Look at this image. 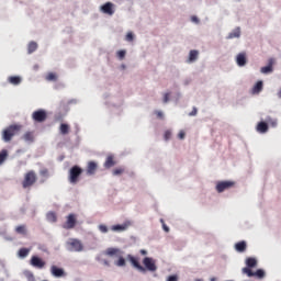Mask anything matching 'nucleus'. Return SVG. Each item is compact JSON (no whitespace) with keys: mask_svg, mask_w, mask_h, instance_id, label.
Segmentation results:
<instances>
[{"mask_svg":"<svg viewBox=\"0 0 281 281\" xmlns=\"http://www.w3.org/2000/svg\"><path fill=\"white\" fill-rule=\"evenodd\" d=\"M38 177L36 176V171L34 170H30L24 175V179L22 181V188L24 190H30V188H32L36 181H37Z\"/></svg>","mask_w":281,"mask_h":281,"instance_id":"nucleus-1","label":"nucleus"},{"mask_svg":"<svg viewBox=\"0 0 281 281\" xmlns=\"http://www.w3.org/2000/svg\"><path fill=\"white\" fill-rule=\"evenodd\" d=\"M66 249H68V251L80 252L85 251V245L82 244V240L78 238H69L66 241Z\"/></svg>","mask_w":281,"mask_h":281,"instance_id":"nucleus-2","label":"nucleus"},{"mask_svg":"<svg viewBox=\"0 0 281 281\" xmlns=\"http://www.w3.org/2000/svg\"><path fill=\"white\" fill-rule=\"evenodd\" d=\"M82 176V168H80L78 165L70 168L68 173V181L72 186H76L78 181H80V177Z\"/></svg>","mask_w":281,"mask_h":281,"instance_id":"nucleus-3","label":"nucleus"},{"mask_svg":"<svg viewBox=\"0 0 281 281\" xmlns=\"http://www.w3.org/2000/svg\"><path fill=\"white\" fill-rule=\"evenodd\" d=\"M19 131H21V125H10L5 130H3L2 138L4 139V142H12V137H14V135H16Z\"/></svg>","mask_w":281,"mask_h":281,"instance_id":"nucleus-4","label":"nucleus"},{"mask_svg":"<svg viewBox=\"0 0 281 281\" xmlns=\"http://www.w3.org/2000/svg\"><path fill=\"white\" fill-rule=\"evenodd\" d=\"M32 120L33 122H36L37 124H43V122L47 121V111L40 109L32 113Z\"/></svg>","mask_w":281,"mask_h":281,"instance_id":"nucleus-5","label":"nucleus"},{"mask_svg":"<svg viewBox=\"0 0 281 281\" xmlns=\"http://www.w3.org/2000/svg\"><path fill=\"white\" fill-rule=\"evenodd\" d=\"M236 186V182L234 181H220L217 182L215 189L218 193L225 192V190H231V188H234Z\"/></svg>","mask_w":281,"mask_h":281,"instance_id":"nucleus-6","label":"nucleus"},{"mask_svg":"<svg viewBox=\"0 0 281 281\" xmlns=\"http://www.w3.org/2000/svg\"><path fill=\"white\" fill-rule=\"evenodd\" d=\"M143 265H144L145 269H147V271H151V272L157 271V263H156L155 259H153L150 257H145L143 259Z\"/></svg>","mask_w":281,"mask_h":281,"instance_id":"nucleus-7","label":"nucleus"},{"mask_svg":"<svg viewBox=\"0 0 281 281\" xmlns=\"http://www.w3.org/2000/svg\"><path fill=\"white\" fill-rule=\"evenodd\" d=\"M76 223H78L76 214L71 213L67 216L66 223L63 227L64 229H74V227H76Z\"/></svg>","mask_w":281,"mask_h":281,"instance_id":"nucleus-8","label":"nucleus"},{"mask_svg":"<svg viewBox=\"0 0 281 281\" xmlns=\"http://www.w3.org/2000/svg\"><path fill=\"white\" fill-rule=\"evenodd\" d=\"M243 273H246V276H248V278H259L262 279L265 278V270L259 269L256 272L251 271V269L249 268H243Z\"/></svg>","mask_w":281,"mask_h":281,"instance_id":"nucleus-9","label":"nucleus"},{"mask_svg":"<svg viewBox=\"0 0 281 281\" xmlns=\"http://www.w3.org/2000/svg\"><path fill=\"white\" fill-rule=\"evenodd\" d=\"M115 4H113V2H106L101 7V12H103V14H108L109 16H113V14H115Z\"/></svg>","mask_w":281,"mask_h":281,"instance_id":"nucleus-10","label":"nucleus"},{"mask_svg":"<svg viewBox=\"0 0 281 281\" xmlns=\"http://www.w3.org/2000/svg\"><path fill=\"white\" fill-rule=\"evenodd\" d=\"M95 172H98V162L89 161L86 168V175H88V177H93Z\"/></svg>","mask_w":281,"mask_h":281,"instance_id":"nucleus-11","label":"nucleus"},{"mask_svg":"<svg viewBox=\"0 0 281 281\" xmlns=\"http://www.w3.org/2000/svg\"><path fill=\"white\" fill-rule=\"evenodd\" d=\"M127 260H130L131 265H133L135 269H138V271H146V268L139 265V259L135 258L134 256L127 255Z\"/></svg>","mask_w":281,"mask_h":281,"instance_id":"nucleus-12","label":"nucleus"},{"mask_svg":"<svg viewBox=\"0 0 281 281\" xmlns=\"http://www.w3.org/2000/svg\"><path fill=\"white\" fill-rule=\"evenodd\" d=\"M31 265H32V267H35L36 269H43V267H45V261H43V259H41L36 256H33L31 258Z\"/></svg>","mask_w":281,"mask_h":281,"instance_id":"nucleus-13","label":"nucleus"},{"mask_svg":"<svg viewBox=\"0 0 281 281\" xmlns=\"http://www.w3.org/2000/svg\"><path fill=\"white\" fill-rule=\"evenodd\" d=\"M236 63L238 67H245L247 65V54L239 53L236 57Z\"/></svg>","mask_w":281,"mask_h":281,"instance_id":"nucleus-14","label":"nucleus"},{"mask_svg":"<svg viewBox=\"0 0 281 281\" xmlns=\"http://www.w3.org/2000/svg\"><path fill=\"white\" fill-rule=\"evenodd\" d=\"M105 256H110L111 258L115 256V258H119L120 256H122V250H120L119 248H108L105 250Z\"/></svg>","mask_w":281,"mask_h":281,"instance_id":"nucleus-15","label":"nucleus"},{"mask_svg":"<svg viewBox=\"0 0 281 281\" xmlns=\"http://www.w3.org/2000/svg\"><path fill=\"white\" fill-rule=\"evenodd\" d=\"M256 128L258 133H267L269 131V124H267V122L261 121L257 124Z\"/></svg>","mask_w":281,"mask_h":281,"instance_id":"nucleus-16","label":"nucleus"},{"mask_svg":"<svg viewBox=\"0 0 281 281\" xmlns=\"http://www.w3.org/2000/svg\"><path fill=\"white\" fill-rule=\"evenodd\" d=\"M263 89V83L262 81H257V83L252 87L251 93L254 95H258Z\"/></svg>","mask_w":281,"mask_h":281,"instance_id":"nucleus-17","label":"nucleus"},{"mask_svg":"<svg viewBox=\"0 0 281 281\" xmlns=\"http://www.w3.org/2000/svg\"><path fill=\"white\" fill-rule=\"evenodd\" d=\"M52 273H53V276H55V278H63V276H65V270H63L56 266H53Z\"/></svg>","mask_w":281,"mask_h":281,"instance_id":"nucleus-18","label":"nucleus"},{"mask_svg":"<svg viewBox=\"0 0 281 281\" xmlns=\"http://www.w3.org/2000/svg\"><path fill=\"white\" fill-rule=\"evenodd\" d=\"M115 166V158L113 155H110L106 157L105 162H104V168H113Z\"/></svg>","mask_w":281,"mask_h":281,"instance_id":"nucleus-19","label":"nucleus"},{"mask_svg":"<svg viewBox=\"0 0 281 281\" xmlns=\"http://www.w3.org/2000/svg\"><path fill=\"white\" fill-rule=\"evenodd\" d=\"M273 71V59L269 60V65L261 68V74H271Z\"/></svg>","mask_w":281,"mask_h":281,"instance_id":"nucleus-20","label":"nucleus"},{"mask_svg":"<svg viewBox=\"0 0 281 281\" xmlns=\"http://www.w3.org/2000/svg\"><path fill=\"white\" fill-rule=\"evenodd\" d=\"M235 249L236 251H239L240 254H243V251L247 250V243L246 241H239L235 245Z\"/></svg>","mask_w":281,"mask_h":281,"instance_id":"nucleus-21","label":"nucleus"},{"mask_svg":"<svg viewBox=\"0 0 281 281\" xmlns=\"http://www.w3.org/2000/svg\"><path fill=\"white\" fill-rule=\"evenodd\" d=\"M246 265L247 267L245 269H254V267H257L258 261L256 260V258H248L246 259Z\"/></svg>","mask_w":281,"mask_h":281,"instance_id":"nucleus-22","label":"nucleus"},{"mask_svg":"<svg viewBox=\"0 0 281 281\" xmlns=\"http://www.w3.org/2000/svg\"><path fill=\"white\" fill-rule=\"evenodd\" d=\"M22 139H24V142L32 144V142H34V132H26L23 135Z\"/></svg>","mask_w":281,"mask_h":281,"instance_id":"nucleus-23","label":"nucleus"},{"mask_svg":"<svg viewBox=\"0 0 281 281\" xmlns=\"http://www.w3.org/2000/svg\"><path fill=\"white\" fill-rule=\"evenodd\" d=\"M125 229H128V224H117L112 226V232H125Z\"/></svg>","mask_w":281,"mask_h":281,"instance_id":"nucleus-24","label":"nucleus"},{"mask_svg":"<svg viewBox=\"0 0 281 281\" xmlns=\"http://www.w3.org/2000/svg\"><path fill=\"white\" fill-rule=\"evenodd\" d=\"M8 82H10V85L18 86L20 82H22V79L19 76H11L8 78Z\"/></svg>","mask_w":281,"mask_h":281,"instance_id":"nucleus-25","label":"nucleus"},{"mask_svg":"<svg viewBox=\"0 0 281 281\" xmlns=\"http://www.w3.org/2000/svg\"><path fill=\"white\" fill-rule=\"evenodd\" d=\"M36 49H38V44L36 42H31L27 45V53L29 54H34V52H36Z\"/></svg>","mask_w":281,"mask_h":281,"instance_id":"nucleus-26","label":"nucleus"},{"mask_svg":"<svg viewBox=\"0 0 281 281\" xmlns=\"http://www.w3.org/2000/svg\"><path fill=\"white\" fill-rule=\"evenodd\" d=\"M59 131L61 135H69V125L67 123H61Z\"/></svg>","mask_w":281,"mask_h":281,"instance_id":"nucleus-27","label":"nucleus"},{"mask_svg":"<svg viewBox=\"0 0 281 281\" xmlns=\"http://www.w3.org/2000/svg\"><path fill=\"white\" fill-rule=\"evenodd\" d=\"M227 38H240V27H237L233 32H231Z\"/></svg>","mask_w":281,"mask_h":281,"instance_id":"nucleus-28","label":"nucleus"},{"mask_svg":"<svg viewBox=\"0 0 281 281\" xmlns=\"http://www.w3.org/2000/svg\"><path fill=\"white\" fill-rule=\"evenodd\" d=\"M45 79L48 82H56V80H58V76L56 75V72H48L45 77Z\"/></svg>","mask_w":281,"mask_h":281,"instance_id":"nucleus-29","label":"nucleus"},{"mask_svg":"<svg viewBox=\"0 0 281 281\" xmlns=\"http://www.w3.org/2000/svg\"><path fill=\"white\" fill-rule=\"evenodd\" d=\"M199 58V50H190L189 63H194Z\"/></svg>","mask_w":281,"mask_h":281,"instance_id":"nucleus-30","label":"nucleus"},{"mask_svg":"<svg viewBox=\"0 0 281 281\" xmlns=\"http://www.w3.org/2000/svg\"><path fill=\"white\" fill-rule=\"evenodd\" d=\"M19 258H27L30 256V249L21 248L18 252Z\"/></svg>","mask_w":281,"mask_h":281,"instance_id":"nucleus-31","label":"nucleus"},{"mask_svg":"<svg viewBox=\"0 0 281 281\" xmlns=\"http://www.w3.org/2000/svg\"><path fill=\"white\" fill-rule=\"evenodd\" d=\"M119 260L115 261V266L116 267H126V259H124V257H122V255H120V257H117Z\"/></svg>","mask_w":281,"mask_h":281,"instance_id":"nucleus-32","label":"nucleus"},{"mask_svg":"<svg viewBox=\"0 0 281 281\" xmlns=\"http://www.w3.org/2000/svg\"><path fill=\"white\" fill-rule=\"evenodd\" d=\"M5 159H8V150L7 149H2L0 151V166H1V164H3V161H5Z\"/></svg>","mask_w":281,"mask_h":281,"instance_id":"nucleus-33","label":"nucleus"},{"mask_svg":"<svg viewBox=\"0 0 281 281\" xmlns=\"http://www.w3.org/2000/svg\"><path fill=\"white\" fill-rule=\"evenodd\" d=\"M120 175H124V168L120 167L113 170V176L117 177Z\"/></svg>","mask_w":281,"mask_h":281,"instance_id":"nucleus-34","label":"nucleus"},{"mask_svg":"<svg viewBox=\"0 0 281 281\" xmlns=\"http://www.w3.org/2000/svg\"><path fill=\"white\" fill-rule=\"evenodd\" d=\"M47 218L50 221V223H56V213L54 212L48 213Z\"/></svg>","mask_w":281,"mask_h":281,"instance_id":"nucleus-35","label":"nucleus"},{"mask_svg":"<svg viewBox=\"0 0 281 281\" xmlns=\"http://www.w3.org/2000/svg\"><path fill=\"white\" fill-rule=\"evenodd\" d=\"M41 177H45V179L49 178V170L48 169H42L40 171Z\"/></svg>","mask_w":281,"mask_h":281,"instance_id":"nucleus-36","label":"nucleus"},{"mask_svg":"<svg viewBox=\"0 0 281 281\" xmlns=\"http://www.w3.org/2000/svg\"><path fill=\"white\" fill-rule=\"evenodd\" d=\"M99 231L102 234H106V232H109V227H106V225H104V224H101V225H99Z\"/></svg>","mask_w":281,"mask_h":281,"instance_id":"nucleus-37","label":"nucleus"},{"mask_svg":"<svg viewBox=\"0 0 281 281\" xmlns=\"http://www.w3.org/2000/svg\"><path fill=\"white\" fill-rule=\"evenodd\" d=\"M18 234H25V226L21 225L15 228Z\"/></svg>","mask_w":281,"mask_h":281,"instance_id":"nucleus-38","label":"nucleus"},{"mask_svg":"<svg viewBox=\"0 0 281 281\" xmlns=\"http://www.w3.org/2000/svg\"><path fill=\"white\" fill-rule=\"evenodd\" d=\"M25 276H26V280L34 281V273H32L31 271H26Z\"/></svg>","mask_w":281,"mask_h":281,"instance_id":"nucleus-39","label":"nucleus"},{"mask_svg":"<svg viewBox=\"0 0 281 281\" xmlns=\"http://www.w3.org/2000/svg\"><path fill=\"white\" fill-rule=\"evenodd\" d=\"M135 38V36L133 35L132 32L126 34L125 41H128V43L133 42V40Z\"/></svg>","mask_w":281,"mask_h":281,"instance_id":"nucleus-40","label":"nucleus"},{"mask_svg":"<svg viewBox=\"0 0 281 281\" xmlns=\"http://www.w3.org/2000/svg\"><path fill=\"white\" fill-rule=\"evenodd\" d=\"M117 56L121 60H123V58L126 56V50H119Z\"/></svg>","mask_w":281,"mask_h":281,"instance_id":"nucleus-41","label":"nucleus"},{"mask_svg":"<svg viewBox=\"0 0 281 281\" xmlns=\"http://www.w3.org/2000/svg\"><path fill=\"white\" fill-rule=\"evenodd\" d=\"M170 137H172V132L171 131H166L165 132V139H166V142H168V139H170Z\"/></svg>","mask_w":281,"mask_h":281,"instance_id":"nucleus-42","label":"nucleus"},{"mask_svg":"<svg viewBox=\"0 0 281 281\" xmlns=\"http://www.w3.org/2000/svg\"><path fill=\"white\" fill-rule=\"evenodd\" d=\"M169 101H170V93H165V95H164L165 104L168 103Z\"/></svg>","mask_w":281,"mask_h":281,"instance_id":"nucleus-43","label":"nucleus"},{"mask_svg":"<svg viewBox=\"0 0 281 281\" xmlns=\"http://www.w3.org/2000/svg\"><path fill=\"white\" fill-rule=\"evenodd\" d=\"M167 281H179V278L177 276H169Z\"/></svg>","mask_w":281,"mask_h":281,"instance_id":"nucleus-44","label":"nucleus"},{"mask_svg":"<svg viewBox=\"0 0 281 281\" xmlns=\"http://www.w3.org/2000/svg\"><path fill=\"white\" fill-rule=\"evenodd\" d=\"M179 139H184L186 138V132L180 131L178 134Z\"/></svg>","mask_w":281,"mask_h":281,"instance_id":"nucleus-45","label":"nucleus"},{"mask_svg":"<svg viewBox=\"0 0 281 281\" xmlns=\"http://www.w3.org/2000/svg\"><path fill=\"white\" fill-rule=\"evenodd\" d=\"M196 113H198L196 108H193V110L189 113V115L192 117V116L196 115Z\"/></svg>","mask_w":281,"mask_h":281,"instance_id":"nucleus-46","label":"nucleus"},{"mask_svg":"<svg viewBox=\"0 0 281 281\" xmlns=\"http://www.w3.org/2000/svg\"><path fill=\"white\" fill-rule=\"evenodd\" d=\"M191 21L193 23H199V18H196L195 15L191 16Z\"/></svg>","mask_w":281,"mask_h":281,"instance_id":"nucleus-47","label":"nucleus"},{"mask_svg":"<svg viewBox=\"0 0 281 281\" xmlns=\"http://www.w3.org/2000/svg\"><path fill=\"white\" fill-rule=\"evenodd\" d=\"M156 115H157V117H159L160 120L164 117V113L160 112V111L156 112Z\"/></svg>","mask_w":281,"mask_h":281,"instance_id":"nucleus-48","label":"nucleus"},{"mask_svg":"<svg viewBox=\"0 0 281 281\" xmlns=\"http://www.w3.org/2000/svg\"><path fill=\"white\" fill-rule=\"evenodd\" d=\"M103 265H104L105 267H111V263L109 262V260H103Z\"/></svg>","mask_w":281,"mask_h":281,"instance_id":"nucleus-49","label":"nucleus"},{"mask_svg":"<svg viewBox=\"0 0 281 281\" xmlns=\"http://www.w3.org/2000/svg\"><path fill=\"white\" fill-rule=\"evenodd\" d=\"M140 254H142V256H146V254H148V251H146V250H140Z\"/></svg>","mask_w":281,"mask_h":281,"instance_id":"nucleus-50","label":"nucleus"},{"mask_svg":"<svg viewBox=\"0 0 281 281\" xmlns=\"http://www.w3.org/2000/svg\"><path fill=\"white\" fill-rule=\"evenodd\" d=\"M164 229L165 232H170V228H168V226L164 225Z\"/></svg>","mask_w":281,"mask_h":281,"instance_id":"nucleus-51","label":"nucleus"},{"mask_svg":"<svg viewBox=\"0 0 281 281\" xmlns=\"http://www.w3.org/2000/svg\"><path fill=\"white\" fill-rule=\"evenodd\" d=\"M195 281H203L202 279H195Z\"/></svg>","mask_w":281,"mask_h":281,"instance_id":"nucleus-52","label":"nucleus"}]
</instances>
